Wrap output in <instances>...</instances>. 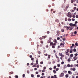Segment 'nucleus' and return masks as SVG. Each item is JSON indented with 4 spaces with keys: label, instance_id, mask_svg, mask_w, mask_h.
Listing matches in <instances>:
<instances>
[{
    "label": "nucleus",
    "instance_id": "obj_47",
    "mask_svg": "<svg viewBox=\"0 0 78 78\" xmlns=\"http://www.w3.org/2000/svg\"><path fill=\"white\" fill-rule=\"evenodd\" d=\"M73 2H74L73 0H72L71 1V3H73Z\"/></svg>",
    "mask_w": 78,
    "mask_h": 78
},
{
    "label": "nucleus",
    "instance_id": "obj_60",
    "mask_svg": "<svg viewBox=\"0 0 78 78\" xmlns=\"http://www.w3.org/2000/svg\"><path fill=\"white\" fill-rule=\"evenodd\" d=\"M39 74V72H38L37 71V72H36V74Z\"/></svg>",
    "mask_w": 78,
    "mask_h": 78
},
{
    "label": "nucleus",
    "instance_id": "obj_8",
    "mask_svg": "<svg viewBox=\"0 0 78 78\" xmlns=\"http://www.w3.org/2000/svg\"><path fill=\"white\" fill-rule=\"evenodd\" d=\"M68 73L69 74V75H72V72L70 71H68Z\"/></svg>",
    "mask_w": 78,
    "mask_h": 78
},
{
    "label": "nucleus",
    "instance_id": "obj_49",
    "mask_svg": "<svg viewBox=\"0 0 78 78\" xmlns=\"http://www.w3.org/2000/svg\"><path fill=\"white\" fill-rule=\"evenodd\" d=\"M60 39V38L59 37H58L57 38V40H59Z\"/></svg>",
    "mask_w": 78,
    "mask_h": 78
},
{
    "label": "nucleus",
    "instance_id": "obj_45",
    "mask_svg": "<svg viewBox=\"0 0 78 78\" xmlns=\"http://www.w3.org/2000/svg\"><path fill=\"white\" fill-rule=\"evenodd\" d=\"M68 21H71V19H70V18H69L68 19Z\"/></svg>",
    "mask_w": 78,
    "mask_h": 78
},
{
    "label": "nucleus",
    "instance_id": "obj_46",
    "mask_svg": "<svg viewBox=\"0 0 78 78\" xmlns=\"http://www.w3.org/2000/svg\"><path fill=\"white\" fill-rule=\"evenodd\" d=\"M23 77H25V74H24L23 75Z\"/></svg>",
    "mask_w": 78,
    "mask_h": 78
},
{
    "label": "nucleus",
    "instance_id": "obj_19",
    "mask_svg": "<svg viewBox=\"0 0 78 78\" xmlns=\"http://www.w3.org/2000/svg\"><path fill=\"white\" fill-rule=\"evenodd\" d=\"M58 49H59V48H61V46L58 45L57 47Z\"/></svg>",
    "mask_w": 78,
    "mask_h": 78
},
{
    "label": "nucleus",
    "instance_id": "obj_41",
    "mask_svg": "<svg viewBox=\"0 0 78 78\" xmlns=\"http://www.w3.org/2000/svg\"><path fill=\"white\" fill-rule=\"evenodd\" d=\"M70 67H73V65H71Z\"/></svg>",
    "mask_w": 78,
    "mask_h": 78
},
{
    "label": "nucleus",
    "instance_id": "obj_48",
    "mask_svg": "<svg viewBox=\"0 0 78 78\" xmlns=\"http://www.w3.org/2000/svg\"><path fill=\"white\" fill-rule=\"evenodd\" d=\"M42 72H45V69H43V70H42Z\"/></svg>",
    "mask_w": 78,
    "mask_h": 78
},
{
    "label": "nucleus",
    "instance_id": "obj_38",
    "mask_svg": "<svg viewBox=\"0 0 78 78\" xmlns=\"http://www.w3.org/2000/svg\"><path fill=\"white\" fill-rule=\"evenodd\" d=\"M74 34H77V32L76 31H75L74 32Z\"/></svg>",
    "mask_w": 78,
    "mask_h": 78
},
{
    "label": "nucleus",
    "instance_id": "obj_21",
    "mask_svg": "<svg viewBox=\"0 0 78 78\" xmlns=\"http://www.w3.org/2000/svg\"><path fill=\"white\" fill-rule=\"evenodd\" d=\"M72 70H73V71H75V70H76V69H75V68H73Z\"/></svg>",
    "mask_w": 78,
    "mask_h": 78
},
{
    "label": "nucleus",
    "instance_id": "obj_13",
    "mask_svg": "<svg viewBox=\"0 0 78 78\" xmlns=\"http://www.w3.org/2000/svg\"><path fill=\"white\" fill-rule=\"evenodd\" d=\"M58 55L59 56H62V55H62V53H60L58 54Z\"/></svg>",
    "mask_w": 78,
    "mask_h": 78
},
{
    "label": "nucleus",
    "instance_id": "obj_59",
    "mask_svg": "<svg viewBox=\"0 0 78 78\" xmlns=\"http://www.w3.org/2000/svg\"><path fill=\"white\" fill-rule=\"evenodd\" d=\"M64 62H61V64H64Z\"/></svg>",
    "mask_w": 78,
    "mask_h": 78
},
{
    "label": "nucleus",
    "instance_id": "obj_50",
    "mask_svg": "<svg viewBox=\"0 0 78 78\" xmlns=\"http://www.w3.org/2000/svg\"><path fill=\"white\" fill-rule=\"evenodd\" d=\"M57 66L58 67H60V64H58Z\"/></svg>",
    "mask_w": 78,
    "mask_h": 78
},
{
    "label": "nucleus",
    "instance_id": "obj_36",
    "mask_svg": "<svg viewBox=\"0 0 78 78\" xmlns=\"http://www.w3.org/2000/svg\"><path fill=\"white\" fill-rule=\"evenodd\" d=\"M40 76H41L39 75H37V77L38 78L40 77Z\"/></svg>",
    "mask_w": 78,
    "mask_h": 78
},
{
    "label": "nucleus",
    "instance_id": "obj_2",
    "mask_svg": "<svg viewBox=\"0 0 78 78\" xmlns=\"http://www.w3.org/2000/svg\"><path fill=\"white\" fill-rule=\"evenodd\" d=\"M50 46H52V48H55V46L56 45L54 44L53 43L51 42V43H50Z\"/></svg>",
    "mask_w": 78,
    "mask_h": 78
},
{
    "label": "nucleus",
    "instance_id": "obj_57",
    "mask_svg": "<svg viewBox=\"0 0 78 78\" xmlns=\"http://www.w3.org/2000/svg\"><path fill=\"white\" fill-rule=\"evenodd\" d=\"M72 21H75V19L73 18L72 19Z\"/></svg>",
    "mask_w": 78,
    "mask_h": 78
},
{
    "label": "nucleus",
    "instance_id": "obj_9",
    "mask_svg": "<svg viewBox=\"0 0 78 78\" xmlns=\"http://www.w3.org/2000/svg\"><path fill=\"white\" fill-rule=\"evenodd\" d=\"M64 57V55H63L60 57L61 59V60H62V58H63Z\"/></svg>",
    "mask_w": 78,
    "mask_h": 78
},
{
    "label": "nucleus",
    "instance_id": "obj_64",
    "mask_svg": "<svg viewBox=\"0 0 78 78\" xmlns=\"http://www.w3.org/2000/svg\"><path fill=\"white\" fill-rule=\"evenodd\" d=\"M76 18H78V15H76Z\"/></svg>",
    "mask_w": 78,
    "mask_h": 78
},
{
    "label": "nucleus",
    "instance_id": "obj_58",
    "mask_svg": "<svg viewBox=\"0 0 78 78\" xmlns=\"http://www.w3.org/2000/svg\"><path fill=\"white\" fill-rule=\"evenodd\" d=\"M44 55L45 56H48V54H44Z\"/></svg>",
    "mask_w": 78,
    "mask_h": 78
},
{
    "label": "nucleus",
    "instance_id": "obj_44",
    "mask_svg": "<svg viewBox=\"0 0 78 78\" xmlns=\"http://www.w3.org/2000/svg\"><path fill=\"white\" fill-rule=\"evenodd\" d=\"M73 51H74V52H75L76 51V49L74 48L73 49Z\"/></svg>",
    "mask_w": 78,
    "mask_h": 78
},
{
    "label": "nucleus",
    "instance_id": "obj_61",
    "mask_svg": "<svg viewBox=\"0 0 78 78\" xmlns=\"http://www.w3.org/2000/svg\"><path fill=\"white\" fill-rule=\"evenodd\" d=\"M73 9H74V10L76 9V7H74L73 8Z\"/></svg>",
    "mask_w": 78,
    "mask_h": 78
},
{
    "label": "nucleus",
    "instance_id": "obj_4",
    "mask_svg": "<svg viewBox=\"0 0 78 78\" xmlns=\"http://www.w3.org/2000/svg\"><path fill=\"white\" fill-rule=\"evenodd\" d=\"M67 16L69 17L70 18L72 17V15H71V13L70 12H69L67 14Z\"/></svg>",
    "mask_w": 78,
    "mask_h": 78
},
{
    "label": "nucleus",
    "instance_id": "obj_62",
    "mask_svg": "<svg viewBox=\"0 0 78 78\" xmlns=\"http://www.w3.org/2000/svg\"><path fill=\"white\" fill-rule=\"evenodd\" d=\"M47 34H49V33H50V31H48L47 32Z\"/></svg>",
    "mask_w": 78,
    "mask_h": 78
},
{
    "label": "nucleus",
    "instance_id": "obj_35",
    "mask_svg": "<svg viewBox=\"0 0 78 78\" xmlns=\"http://www.w3.org/2000/svg\"><path fill=\"white\" fill-rule=\"evenodd\" d=\"M68 61H69V62H70V61H71V60H70V58H68Z\"/></svg>",
    "mask_w": 78,
    "mask_h": 78
},
{
    "label": "nucleus",
    "instance_id": "obj_37",
    "mask_svg": "<svg viewBox=\"0 0 78 78\" xmlns=\"http://www.w3.org/2000/svg\"><path fill=\"white\" fill-rule=\"evenodd\" d=\"M48 58H50V55H48Z\"/></svg>",
    "mask_w": 78,
    "mask_h": 78
},
{
    "label": "nucleus",
    "instance_id": "obj_53",
    "mask_svg": "<svg viewBox=\"0 0 78 78\" xmlns=\"http://www.w3.org/2000/svg\"><path fill=\"white\" fill-rule=\"evenodd\" d=\"M27 73H30V71H28V70H27Z\"/></svg>",
    "mask_w": 78,
    "mask_h": 78
},
{
    "label": "nucleus",
    "instance_id": "obj_7",
    "mask_svg": "<svg viewBox=\"0 0 78 78\" xmlns=\"http://www.w3.org/2000/svg\"><path fill=\"white\" fill-rule=\"evenodd\" d=\"M64 76V73H62L60 75V77H62V76Z\"/></svg>",
    "mask_w": 78,
    "mask_h": 78
},
{
    "label": "nucleus",
    "instance_id": "obj_51",
    "mask_svg": "<svg viewBox=\"0 0 78 78\" xmlns=\"http://www.w3.org/2000/svg\"><path fill=\"white\" fill-rule=\"evenodd\" d=\"M56 71H58V70H59V68H56Z\"/></svg>",
    "mask_w": 78,
    "mask_h": 78
},
{
    "label": "nucleus",
    "instance_id": "obj_33",
    "mask_svg": "<svg viewBox=\"0 0 78 78\" xmlns=\"http://www.w3.org/2000/svg\"><path fill=\"white\" fill-rule=\"evenodd\" d=\"M65 76L66 78H68V74H66V75Z\"/></svg>",
    "mask_w": 78,
    "mask_h": 78
},
{
    "label": "nucleus",
    "instance_id": "obj_32",
    "mask_svg": "<svg viewBox=\"0 0 78 78\" xmlns=\"http://www.w3.org/2000/svg\"><path fill=\"white\" fill-rule=\"evenodd\" d=\"M66 68H67V66L66 65H64V69H66Z\"/></svg>",
    "mask_w": 78,
    "mask_h": 78
},
{
    "label": "nucleus",
    "instance_id": "obj_52",
    "mask_svg": "<svg viewBox=\"0 0 78 78\" xmlns=\"http://www.w3.org/2000/svg\"><path fill=\"white\" fill-rule=\"evenodd\" d=\"M40 63L41 64H43V62L42 61L40 62Z\"/></svg>",
    "mask_w": 78,
    "mask_h": 78
},
{
    "label": "nucleus",
    "instance_id": "obj_54",
    "mask_svg": "<svg viewBox=\"0 0 78 78\" xmlns=\"http://www.w3.org/2000/svg\"><path fill=\"white\" fill-rule=\"evenodd\" d=\"M72 45L73 47H74V46H75V44H72Z\"/></svg>",
    "mask_w": 78,
    "mask_h": 78
},
{
    "label": "nucleus",
    "instance_id": "obj_43",
    "mask_svg": "<svg viewBox=\"0 0 78 78\" xmlns=\"http://www.w3.org/2000/svg\"><path fill=\"white\" fill-rule=\"evenodd\" d=\"M31 77L32 78H33V77H34V75L33 74H31Z\"/></svg>",
    "mask_w": 78,
    "mask_h": 78
},
{
    "label": "nucleus",
    "instance_id": "obj_14",
    "mask_svg": "<svg viewBox=\"0 0 78 78\" xmlns=\"http://www.w3.org/2000/svg\"><path fill=\"white\" fill-rule=\"evenodd\" d=\"M57 34H58V35H59V31L58 30H57Z\"/></svg>",
    "mask_w": 78,
    "mask_h": 78
},
{
    "label": "nucleus",
    "instance_id": "obj_17",
    "mask_svg": "<svg viewBox=\"0 0 78 78\" xmlns=\"http://www.w3.org/2000/svg\"><path fill=\"white\" fill-rule=\"evenodd\" d=\"M51 41L50 40H49L48 41V43H51Z\"/></svg>",
    "mask_w": 78,
    "mask_h": 78
},
{
    "label": "nucleus",
    "instance_id": "obj_23",
    "mask_svg": "<svg viewBox=\"0 0 78 78\" xmlns=\"http://www.w3.org/2000/svg\"><path fill=\"white\" fill-rule=\"evenodd\" d=\"M67 66L68 67H70V64H68L67 65Z\"/></svg>",
    "mask_w": 78,
    "mask_h": 78
},
{
    "label": "nucleus",
    "instance_id": "obj_42",
    "mask_svg": "<svg viewBox=\"0 0 78 78\" xmlns=\"http://www.w3.org/2000/svg\"><path fill=\"white\" fill-rule=\"evenodd\" d=\"M39 39H40V40H42V39H43V38L42 37H40Z\"/></svg>",
    "mask_w": 78,
    "mask_h": 78
},
{
    "label": "nucleus",
    "instance_id": "obj_1",
    "mask_svg": "<svg viewBox=\"0 0 78 78\" xmlns=\"http://www.w3.org/2000/svg\"><path fill=\"white\" fill-rule=\"evenodd\" d=\"M69 30L70 31H72L73 28H74V27H76V24H73L72 23H70L69 24Z\"/></svg>",
    "mask_w": 78,
    "mask_h": 78
},
{
    "label": "nucleus",
    "instance_id": "obj_27",
    "mask_svg": "<svg viewBox=\"0 0 78 78\" xmlns=\"http://www.w3.org/2000/svg\"><path fill=\"white\" fill-rule=\"evenodd\" d=\"M56 66H54V69H56Z\"/></svg>",
    "mask_w": 78,
    "mask_h": 78
},
{
    "label": "nucleus",
    "instance_id": "obj_24",
    "mask_svg": "<svg viewBox=\"0 0 78 78\" xmlns=\"http://www.w3.org/2000/svg\"><path fill=\"white\" fill-rule=\"evenodd\" d=\"M69 29H70V27H68L66 28V30H68Z\"/></svg>",
    "mask_w": 78,
    "mask_h": 78
},
{
    "label": "nucleus",
    "instance_id": "obj_10",
    "mask_svg": "<svg viewBox=\"0 0 78 78\" xmlns=\"http://www.w3.org/2000/svg\"><path fill=\"white\" fill-rule=\"evenodd\" d=\"M73 58L74 59V61H76V59H77V57L76 56L74 57Z\"/></svg>",
    "mask_w": 78,
    "mask_h": 78
},
{
    "label": "nucleus",
    "instance_id": "obj_40",
    "mask_svg": "<svg viewBox=\"0 0 78 78\" xmlns=\"http://www.w3.org/2000/svg\"><path fill=\"white\" fill-rule=\"evenodd\" d=\"M54 78H58L56 76V75H54Z\"/></svg>",
    "mask_w": 78,
    "mask_h": 78
},
{
    "label": "nucleus",
    "instance_id": "obj_63",
    "mask_svg": "<svg viewBox=\"0 0 78 78\" xmlns=\"http://www.w3.org/2000/svg\"><path fill=\"white\" fill-rule=\"evenodd\" d=\"M49 70H52V68H49Z\"/></svg>",
    "mask_w": 78,
    "mask_h": 78
},
{
    "label": "nucleus",
    "instance_id": "obj_29",
    "mask_svg": "<svg viewBox=\"0 0 78 78\" xmlns=\"http://www.w3.org/2000/svg\"><path fill=\"white\" fill-rule=\"evenodd\" d=\"M70 57H73V54H71L70 55Z\"/></svg>",
    "mask_w": 78,
    "mask_h": 78
},
{
    "label": "nucleus",
    "instance_id": "obj_6",
    "mask_svg": "<svg viewBox=\"0 0 78 78\" xmlns=\"http://www.w3.org/2000/svg\"><path fill=\"white\" fill-rule=\"evenodd\" d=\"M69 5H68L67 6H66L65 8L64 11H67V9L69 8Z\"/></svg>",
    "mask_w": 78,
    "mask_h": 78
},
{
    "label": "nucleus",
    "instance_id": "obj_22",
    "mask_svg": "<svg viewBox=\"0 0 78 78\" xmlns=\"http://www.w3.org/2000/svg\"><path fill=\"white\" fill-rule=\"evenodd\" d=\"M75 45H76V46H78V43H77V42L75 44Z\"/></svg>",
    "mask_w": 78,
    "mask_h": 78
},
{
    "label": "nucleus",
    "instance_id": "obj_5",
    "mask_svg": "<svg viewBox=\"0 0 78 78\" xmlns=\"http://www.w3.org/2000/svg\"><path fill=\"white\" fill-rule=\"evenodd\" d=\"M56 58H57V60H58V62H59L60 60H59V58L58 57V55H56Z\"/></svg>",
    "mask_w": 78,
    "mask_h": 78
},
{
    "label": "nucleus",
    "instance_id": "obj_11",
    "mask_svg": "<svg viewBox=\"0 0 78 78\" xmlns=\"http://www.w3.org/2000/svg\"><path fill=\"white\" fill-rule=\"evenodd\" d=\"M59 20L58 19H56L55 20V22L56 23H58L59 22Z\"/></svg>",
    "mask_w": 78,
    "mask_h": 78
},
{
    "label": "nucleus",
    "instance_id": "obj_31",
    "mask_svg": "<svg viewBox=\"0 0 78 78\" xmlns=\"http://www.w3.org/2000/svg\"><path fill=\"white\" fill-rule=\"evenodd\" d=\"M15 77L16 78H19V76L17 75H16Z\"/></svg>",
    "mask_w": 78,
    "mask_h": 78
},
{
    "label": "nucleus",
    "instance_id": "obj_34",
    "mask_svg": "<svg viewBox=\"0 0 78 78\" xmlns=\"http://www.w3.org/2000/svg\"><path fill=\"white\" fill-rule=\"evenodd\" d=\"M74 55H75V56H76H76H78V54H77V53L75 54H74Z\"/></svg>",
    "mask_w": 78,
    "mask_h": 78
},
{
    "label": "nucleus",
    "instance_id": "obj_28",
    "mask_svg": "<svg viewBox=\"0 0 78 78\" xmlns=\"http://www.w3.org/2000/svg\"><path fill=\"white\" fill-rule=\"evenodd\" d=\"M65 21H67V18H66V17L65 18Z\"/></svg>",
    "mask_w": 78,
    "mask_h": 78
},
{
    "label": "nucleus",
    "instance_id": "obj_20",
    "mask_svg": "<svg viewBox=\"0 0 78 78\" xmlns=\"http://www.w3.org/2000/svg\"><path fill=\"white\" fill-rule=\"evenodd\" d=\"M42 37L44 39H45V38H46L47 37V36H43Z\"/></svg>",
    "mask_w": 78,
    "mask_h": 78
},
{
    "label": "nucleus",
    "instance_id": "obj_56",
    "mask_svg": "<svg viewBox=\"0 0 78 78\" xmlns=\"http://www.w3.org/2000/svg\"><path fill=\"white\" fill-rule=\"evenodd\" d=\"M33 67H36V66L35 65H34L32 66Z\"/></svg>",
    "mask_w": 78,
    "mask_h": 78
},
{
    "label": "nucleus",
    "instance_id": "obj_55",
    "mask_svg": "<svg viewBox=\"0 0 78 78\" xmlns=\"http://www.w3.org/2000/svg\"><path fill=\"white\" fill-rule=\"evenodd\" d=\"M37 68H39V65H38L37 66Z\"/></svg>",
    "mask_w": 78,
    "mask_h": 78
},
{
    "label": "nucleus",
    "instance_id": "obj_30",
    "mask_svg": "<svg viewBox=\"0 0 78 78\" xmlns=\"http://www.w3.org/2000/svg\"><path fill=\"white\" fill-rule=\"evenodd\" d=\"M70 11H71V12H74V11H75V10H70Z\"/></svg>",
    "mask_w": 78,
    "mask_h": 78
},
{
    "label": "nucleus",
    "instance_id": "obj_18",
    "mask_svg": "<svg viewBox=\"0 0 78 78\" xmlns=\"http://www.w3.org/2000/svg\"><path fill=\"white\" fill-rule=\"evenodd\" d=\"M53 72L54 73V74L56 73V70H53Z\"/></svg>",
    "mask_w": 78,
    "mask_h": 78
},
{
    "label": "nucleus",
    "instance_id": "obj_26",
    "mask_svg": "<svg viewBox=\"0 0 78 78\" xmlns=\"http://www.w3.org/2000/svg\"><path fill=\"white\" fill-rule=\"evenodd\" d=\"M61 31L62 32H64V30L63 29H61Z\"/></svg>",
    "mask_w": 78,
    "mask_h": 78
},
{
    "label": "nucleus",
    "instance_id": "obj_39",
    "mask_svg": "<svg viewBox=\"0 0 78 78\" xmlns=\"http://www.w3.org/2000/svg\"><path fill=\"white\" fill-rule=\"evenodd\" d=\"M36 63L37 64H38V60H36Z\"/></svg>",
    "mask_w": 78,
    "mask_h": 78
},
{
    "label": "nucleus",
    "instance_id": "obj_15",
    "mask_svg": "<svg viewBox=\"0 0 78 78\" xmlns=\"http://www.w3.org/2000/svg\"><path fill=\"white\" fill-rule=\"evenodd\" d=\"M13 73L12 72H10L9 73V75H11V74H13Z\"/></svg>",
    "mask_w": 78,
    "mask_h": 78
},
{
    "label": "nucleus",
    "instance_id": "obj_12",
    "mask_svg": "<svg viewBox=\"0 0 78 78\" xmlns=\"http://www.w3.org/2000/svg\"><path fill=\"white\" fill-rule=\"evenodd\" d=\"M54 43H53L54 44L56 45V43H57V42H58L57 41V40H55L54 41Z\"/></svg>",
    "mask_w": 78,
    "mask_h": 78
},
{
    "label": "nucleus",
    "instance_id": "obj_3",
    "mask_svg": "<svg viewBox=\"0 0 78 78\" xmlns=\"http://www.w3.org/2000/svg\"><path fill=\"white\" fill-rule=\"evenodd\" d=\"M64 44H65V43L64 42L62 41V43L60 44V46L63 48L64 47Z\"/></svg>",
    "mask_w": 78,
    "mask_h": 78
},
{
    "label": "nucleus",
    "instance_id": "obj_25",
    "mask_svg": "<svg viewBox=\"0 0 78 78\" xmlns=\"http://www.w3.org/2000/svg\"><path fill=\"white\" fill-rule=\"evenodd\" d=\"M40 42L41 43V44H43V43H44V41H43L42 40H41V41H40Z\"/></svg>",
    "mask_w": 78,
    "mask_h": 78
},
{
    "label": "nucleus",
    "instance_id": "obj_16",
    "mask_svg": "<svg viewBox=\"0 0 78 78\" xmlns=\"http://www.w3.org/2000/svg\"><path fill=\"white\" fill-rule=\"evenodd\" d=\"M66 55H68V56H69V53L68 52H66Z\"/></svg>",
    "mask_w": 78,
    "mask_h": 78
}]
</instances>
